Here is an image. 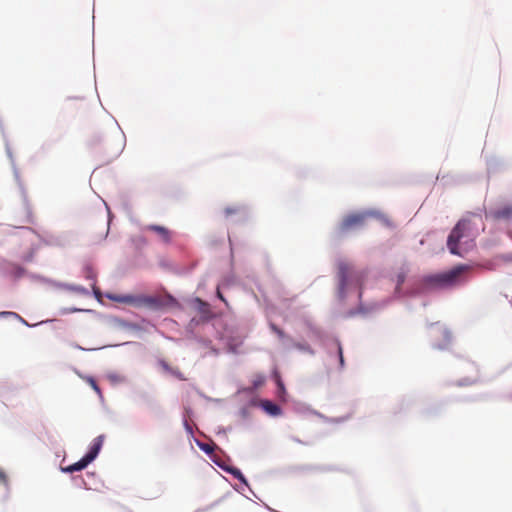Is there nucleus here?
Returning a JSON list of instances; mask_svg holds the SVG:
<instances>
[{"label":"nucleus","instance_id":"8","mask_svg":"<svg viewBox=\"0 0 512 512\" xmlns=\"http://www.w3.org/2000/svg\"><path fill=\"white\" fill-rule=\"evenodd\" d=\"M107 297L115 302L125 303V304H133L136 302V298L132 295H118V294H108Z\"/></svg>","mask_w":512,"mask_h":512},{"label":"nucleus","instance_id":"13","mask_svg":"<svg viewBox=\"0 0 512 512\" xmlns=\"http://www.w3.org/2000/svg\"><path fill=\"white\" fill-rule=\"evenodd\" d=\"M242 210L243 209L240 206L226 207L224 209V214L226 217H229L232 214H238V213L242 212Z\"/></svg>","mask_w":512,"mask_h":512},{"label":"nucleus","instance_id":"6","mask_svg":"<svg viewBox=\"0 0 512 512\" xmlns=\"http://www.w3.org/2000/svg\"><path fill=\"white\" fill-rule=\"evenodd\" d=\"M103 444V436H98L93 440L89 452L84 456L90 463L97 457Z\"/></svg>","mask_w":512,"mask_h":512},{"label":"nucleus","instance_id":"5","mask_svg":"<svg viewBox=\"0 0 512 512\" xmlns=\"http://www.w3.org/2000/svg\"><path fill=\"white\" fill-rule=\"evenodd\" d=\"M145 229L155 232L164 243H169L171 240V232L164 226L148 225Z\"/></svg>","mask_w":512,"mask_h":512},{"label":"nucleus","instance_id":"18","mask_svg":"<svg viewBox=\"0 0 512 512\" xmlns=\"http://www.w3.org/2000/svg\"><path fill=\"white\" fill-rule=\"evenodd\" d=\"M336 355H337V358H338V360L340 361L341 365H343V362H344V360H343V354H342V353H339V354H336Z\"/></svg>","mask_w":512,"mask_h":512},{"label":"nucleus","instance_id":"19","mask_svg":"<svg viewBox=\"0 0 512 512\" xmlns=\"http://www.w3.org/2000/svg\"><path fill=\"white\" fill-rule=\"evenodd\" d=\"M217 295H218V297H219L222 301L226 302V300L224 299V297L222 296V294H221V292H220L219 290H218V292H217Z\"/></svg>","mask_w":512,"mask_h":512},{"label":"nucleus","instance_id":"1","mask_svg":"<svg viewBox=\"0 0 512 512\" xmlns=\"http://www.w3.org/2000/svg\"><path fill=\"white\" fill-rule=\"evenodd\" d=\"M479 223L481 218L472 215L457 222L447 239V247L451 254L463 256L475 245V239L479 235Z\"/></svg>","mask_w":512,"mask_h":512},{"label":"nucleus","instance_id":"16","mask_svg":"<svg viewBox=\"0 0 512 512\" xmlns=\"http://www.w3.org/2000/svg\"><path fill=\"white\" fill-rule=\"evenodd\" d=\"M271 328H272V330H273V331H274L278 336H280V337H282V336H283V332H282V330H280L279 328H277L275 325H271Z\"/></svg>","mask_w":512,"mask_h":512},{"label":"nucleus","instance_id":"2","mask_svg":"<svg viewBox=\"0 0 512 512\" xmlns=\"http://www.w3.org/2000/svg\"><path fill=\"white\" fill-rule=\"evenodd\" d=\"M468 270H470L468 265L460 264L449 271L426 276L424 284L429 288H451L461 282L462 274Z\"/></svg>","mask_w":512,"mask_h":512},{"label":"nucleus","instance_id":"7","mask_svg":"<svg viewBox=\"0 0 512 512\" xmlns=\"http://www.w3.org/2000/svg\"><path fill=\"white\" fill-rule=\"evenodd\" d=\"M89 464H90V462L88 460H86L85 457H83L78 462L71 464L69 466L63 467L62 471L65 473H73L76 471H81V470L85 469Z\"/></svg>","mask_w":512,"mask_h":512},{"label":"nucleus","instance_id":"9","mask_svg":"<svg viewBox=\"0 0 512 512\" xmlns=\"http://www.w3.org/2000/svg\"><path fill=\"white\" fill-rule=\"evenodd\" d=\"M496 219H510L512 218V206L504 207L495 213Z\"/></svg>","mask_w":512,"mask_h":512},{"label":"nucleus","instance_id":"11","mask_svg":"<svg viewBox=\"0 0 512 512\" xmlns=\"http://www.w3.org/2000/svg\"><path fill=\"white\" fill-rule=\"evenodd\" d=\"M162 367L169 371L171 374H173L175 377H177L180 380H186L183 376V374L178 369H171L169 368L168 364L166 362H161Z\"/></svg>","mask_w":512,"mask_h":512},{"label":"nucleus","instance_id":"20","mask_svg":"<svg viewBox=\"0 0 512 512\" xmlns=\"http://www.w3.org/2000/svg\"><path fill=\"white\" fill-rule=\"evenodd\" d=\"M404 281V277L403 276H399V283H402Z\"/></svg>","mask_w":512,"mask_h":512},{"label":"nucleus","instance_id":"15","mask_svg":"<svg viewBox=\"0 0 512 512\" xmlns=\"http://www.w3.org/2000/svg\"><path fill=\"white\" fill-rule=\"evenodd\" d=\"M230 472L234 475V477L245 482V478H244L243 474L240 472V470L232 469V470H230Z\"/></svg>","mask_w":512,"mask_h":512},{"label":"nucleus","instance_id":"10","mask_svg":"<svg viewBox=\"0 0 512 512\" xmlns=\"http://www.w3.org/2000/svg\"><path fill=\"white\" fill-rule=\"evenodd\" d=\"M263 407L271 415H278V414H280L279 406L274 404V403H272V402H270V401H265L263 403Z\"/></svg>","mask_w":512,"mask_h":512},{"label":"nucleus","instance_id":"4","mask_svg":"<svg viewBox=\"0 0 512 512\" xmlns=\"http://www.w3.org/2000/svg\"><path fill=\"white\" fill-rule=\"evenodd\" d=\"M338 278L340 290L344 291L349 285L358 284L362 278V273L355 272L349 264L341 262L338 265Z\"/></svg>","mask_w":512,"mask_h":512},{"label":"nucleus","instance_id":"3","mask_svg":"<svg viewBox=\"0 0 512 512\" xmlns=\"http://www.w3.org/2000/svg\"><path fill=\"white\" fill-rule=\"evenodd\" d=\"M369 216L370 213L368 212L352 213L345 216L338 225V233L344 235L351 230L362 227Z\"/></svg>","mask_w":512,"mask_h":512},{"label":"nucleus","instance_id":"17","mask_svg":"<svg viewBox=\"0 0 512 512\" xmlns=\"http://www.w3.org/2000/svg\"><path fill=\"white\" fill-rule=\"evenodd\" d=\"M277 384H278L279 389L281 391H284V385L280 379H277Z\"/></svg>","mask_w":512,"mask_h":512},{"label":"nucleus","instance_id":"12","mask_svg":"<svg viewBox=\"0 0 512 512\" xmlns=\"http://www.w3.org/2000/svg\"><path fill=\"white\" fill-rule=\"evenodd\" d=\"M265 382V378L262 375H255L252 379V388L257 389L261 387Z\"/></svg>","mask_w":512,"mask_h":512},{"label":"nucleus","instance_id":"14","mask_svg":"<svg viewBox=\"0 0 512 512\" xmlns=\"http://www.w3.org/2000/svg\"><path fill=\"white\" fill-rule=\"evenodd\" d=\"M86 381L89 383V385L92 387V389L99 395L102 396V392L96 381L92 377H87Z\"/></svg>","mask_w":512,"mask_h":512}]
</instances>
